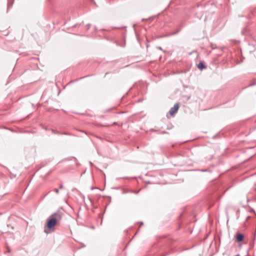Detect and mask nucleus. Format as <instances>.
<instances>
[{"instance_id": "obj_1", "label": "nucleus", "mask_w": 256, "mask_h": 256, "mask_svg": "<svg viewBox=\"0 0 256 256\" xmlns=\"http://www.w3.org/2000/svg\"><path fill=\"white\" fill-rule=\"evenodd\" d=\"M62 216L59 213H54L52 214L48 219L47 224L44 228V232L46 234L50 232L48 229H51L54 228L58 222L61 220Z\"/></svg>"}, {"instance_id": "obj_2", "label": "nucleus", "mask_w": 256, "mask_h": 256, "mask_svg": "<svg viewBox=\"0 0 256 256\" xmlns=\"http://www.w3.org/2000/svg\"><path fill=\"white\" fill-rule=\"evenodd\" d=\"M179 108V104L178 103L176 104L172 108L170 111L169 113L171 116H174L178 110Z\"/></svg>"}, {"instance_id": "obj_3", "label": "nucleus", "mask_w": 256, "mask_h": 256, "mask_svg": "<svg viewBox=\"0 0 256 256\" xmlns=\"http://www.w3.org/2000/svg\"><path fill=\"white\" fill-rule=\"evenodd\" d=\"M244 235L242 234L238 233L236 234V239L238 242H240L243 240Z\"/></svg>"}, {"instance_id": "obj_4", "label": "nucleus", "mask_w": 256, "mask_h": 256, "mask_svg": "<svg viewBox=\"0 0 256 256\" xmlns=\"http://www.w3.org/2000/svg\"><path fill=\"white\" fill-rule=\"evenodd\" d=\"M198 68L200 69V70H202L204 68H206V66H205L202 62H200L198 64Z\"/></svg>"}, {"instance_id": "obj_5", "label": "nucleus", "mask_w": 256, "mask_h": 256, "mask_svg": "<svg viewBox=\"0 0 256 256\" xmlns=\"http://www.w3.org/2000/svg\"><path fill=\"white\" fill-rule=\"evenodd\" d=\"M54 191H55V192H56V193H57V194H58V192H59V191H58V189H57V188H56V189L54 190Z\"/></svg>"}, {"instance_id": "obj_6", "label": "nucleus", "mask_w": 256, "mask_h": 256, "mask_svg": "<svg viewBox=\"0 0 256 256\" xmlns=\"http://www.w3.org/2000/svg\"><path fill=\"white\" fill-rule=\"evenodd\" d=\"M60 189H62V188H63V186H62V185H61V186H60Z\"/></svg>"}]
</instances>
